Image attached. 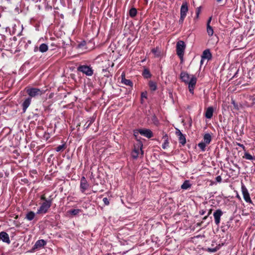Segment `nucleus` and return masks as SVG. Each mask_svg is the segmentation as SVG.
Wrapping results in <instances>:
<instances>
[{"label": "nucleus", "instance_id": "nucleus-1", "mask_svg": "<svg viewBox=\"0 0 255 255\" xmlns=\"http://www.w3.org/2000/svg\"><path fill=\"white\" fill-rule=\"evenodd\" d=\"M137 139V143L134 144V148L131 152V156L133 158H137L139 154H140L141 155L143 154V151L142 150V147L143 146L142 143L141 141Z\"/></svg>", "mask_w": 255, "mask_h": 255}, {"label": "nucleus", "instance_id": "nucleus-2", "mask_svg": "<svg viewBox=\"0 0 255 255\" xmlns=\"http://www.w3.org/2000/svg\"><path fill=\"white\" fill-rule=\"evenodd\" d=\"M212 140V137L210 134L205 133L203 136V140L198 144V146L202 151H205L206 146L209 144Z\"/></svg>", "mask_w": 255, "mask_h": 255}, {"label": "nucleus", "instance_id": "nucleus-3", "mask_svg": "<svg viewBox=\"0 0 255 255\" xmlns=\"http://www.w3.org/2000/svg\"><path fill=\"white\" fill-rule=\"evenodd\" d=\"M52 204V200H49L48 201H45L43 202L40 205L39 209L37 210V214H46L49 209L50 208Z\"/></svg>", "mask_w": 255, "mask_h": 255}, {"label": "nucleus", "instance_id": "nucleus-4", "mask_svg": "<svg viewBox=\"0 0 255 255\" xmlns=\"http://www.w3.org/2000/svg\"><path fill=\"white\" fill-rule=\"evenodd\" d=\"M186 45L184 41L180 40L176 44V53L180 59L182 60L184 54Z\"/></svg>", "mask_w": 255, "mask_h": 255}, {"label": "nucleus", "instance_id": "nucleus-5", "mask_svg": "<svg viewBox=\"0 0 255 255\" xmlns=\"http://www.w3.org/2000/svg\"><path fill=\"white\" fill-rule=\"evenodd\" d=\"M139 133L148 138H150L153 136L152 132L149 129L140 128L134 130V136L135 137L136 139H137V136Z\"/></svg>", "mask_w": 255, "mask_h": 255}, {"label": "nucleus", "instance_id": "nucleus-6", "mask_svg": "<svg viewBox=\"0 0 255 255\" xmlns=\"http://www.w3.org/2000/svg\"><path fill=\"white\" fill-rule=\"evenodd\" d=\"M45 91L36 88H28L26 90V93L31 98L41 96L44 93Z\"/></svg>", "mask_w": 255, "mask_h": 255}, {"label": "nucleus", "instance_id": "nucleus-7", "mask_svg": "<svg viewBox=\"0 0 255 255\" xmlns=\"http://www.w3.org/2000/svg\"><path fill=\"white\" fill-rule=\"evenodd\" d=\"M188 10V4L186 2L182 3L180 8V17L179 20V23L182 24L183 23L185 18L186 16Z\"/></svg>", "mask_w": 255, "mask_h": 255}, {"label": "nucleus", "instance_id": "nucleus-8", "mask_svg": "<svg viewBox=\"0 0 255 255\" xmlns=\"http://www.w3.org/2000/svg\"><path fill=\"white\" fill-rule=\"evenodd\" d=\"M78 70L87 76H91L93 74V70L91 67L87 65H81L78 67Z\"/></svg>", "mask_w": 255, "mask_h": 255}, {"label": "nucleus", "instance_id": "nucleus-9", "mask_svg": "<svg viewBox=\"0 0 255 255\" xmlns=\"http://www.w3.org/2000/svg\"><path fill=\"white\" fill-rule=\"evenodd\" d=\"M197 82V78L194 75H192L189 82L187 83L188 84V89L190 93L192 94L194 93V89Z\"/></svg>", "mask_w": 255, "mask_h": 255}, {"label": "nucleus", "instance_id": "nucleus-10", "mask_svg": "<svg viewBox=\"0 0 255 255\" xmlns=\"http://www.w3.org/2000/svg\"><path fill=\"white\" fill-rule=\"evenodd\" d=\"M242 192L243 195V198L245 201L247 203H252L248 189L244 185H242Z\"/></svg>", "mask_w": 255, "mask_h": 255}, {"label": "nucleus", "instance_id": "nucleus-11", "mask_svg": "<svg viewBox=\"0 0 255 255\" xmlns=\"http://www.w3.org/2000/svg\"><path fill=\"white\" fill-rule=\"evenodd\" d=\"M89 184H88L86 179L85 177L83 176L80 181V190L82 193H84L85 191L88 188Z\"/></svg>", "mask_w": 255, "mask_h": 255}, {"label": "nucleus", "instance_id": "nucleus-12", "mask_svg": "<svg viewBox=\"0 0 255 255\" xmlns=\"http://www.w3.org/2000/svg\"><path fill=\"white\" fill-rule=\"evenodd\" d=\"M175 133L178 137L179 143H181L182 145H184L186 142V139L185 135L178 129H176Z\"/></svg>", "mask_w": 255, "mask_h": 255}, {"label": "nucleus", "instance_id": "nucleus-13", "mask_svg": "<svg viewBox=\"0 0 255 255\" xmlns=\"http://www.w3.org/2000/svg\"><path fill=\"white\" fill-rule=\"evenodd\" d=\"M223 215V212L220 209L217 210L213 214L215 219V222L217 225H219L220 223V218Z\"/></svg>", "mask_w": 255, "mask_h": 255}, {"label": "nucleus", "instance_id": "nucleus-14", "mask_svg": "<svg viewBox=\"0 0 255 255\" xmlns=\"http://www.w3.org/2000/svg\"><path fill=\"white\" fill-rule=\"evenodd\" d=\"M0 239L3 242L7 244L10 243L8 235L5 232L0 233Z\"/></svg>", "mask_w": 255, "mask_h": 255}, {"label": "nucleus", "instance_id": "nucleus-15", "mask_svg": "<svg viewBox=\"0 0 255 255\" xmlns=\"http://www.w3.org/2000/svg\"><path fill=\"white\" fill-rule=\"evenodd\" d=\"M31 102V98L30 97H28L25 99L23 102L22 104V108L23 112L25 113L27 109V108L30 105Z\"/></svg>", "mask_w": 255, "mask_h": 255}, {"label": "nucleus", "instance_id": "nucleus-16", "mask_svg": "<svg viewBox=\"0 0 255 255\" xmlns=\"http://www.w3.org/2000/svg\"><path fill=\"white\" fill-rule=\"evenodd\" d=\"M211 53L209 49L204 50L201 56V64L203 63L204 59H210L211 58Z\"/></svg>", "mask_w": 255, "mask_h": 255}, {"label": "nucleus", "instance_id": "nucleus-17", "mask_svg": "<svg viewBox=\"0 0 255 255\" xmlns=\"http://www.w3.org/2000/svg\"><path fill=\"white\" fill-rule=\"evenodd\" d=\"M180 78L185 83H187L191 78L190 75L185 72H182L180 74Z\"/></svg>", "mask_w": 255, "mask_h": 255}, {"label": "nucleus", "instance_id": "nucleus-18", "mask_svg": "<svg viewBox=\"0 0 255 255\" xmlns=\"http://www.w3.org/2000/svg\"><path fill=\"white\" fill-rule=\"evenodd\" d=\"M121 82L123 84L127 86H129L131 87L133 86V83L132 81L129 79H127L125 78L124 74H122V80Z\"/></svg>", "mask_w": 255, "mask_h": 255}, {"label": "nucleus", "instance_id": "nucleus-19", "mask_svg": "<svg viewBox=\"0 0 255 255\" xmlns=\"http://www.w3.org/2000/svg\"><path fill=\"white\" fill-rule=\"evenodd\" d=\"M213 111H214V110H213V107H208L207 109L206 112H205V117L207 119H210L213 116Z\"/></svg>", "mask_w": 255, "mask_h": 255}, {"label": "nucleus", "instance_id": "nucleus-20", "mask_svg": "<svg viewBox=\"0 0 255 255\" xmlns=\"http://www.w3.org/2000/svg\"><path fill=\"white\" fill-rule=\"evenodd\" d=\"M46 244V243L44 240H39L36 242L34 247L36 249L40 248L45 246Z\"/></svg>", "mask_w": 255, "mask_h": 255}, {"label": "nucleus", "instance_id": "nucleus-21", "mask_svg": "<svg viewBox=\"0 0 255 255\" xmlns=\"http://www.w3.org/2000/svg\"><path fill=\"white\" fill-rule=\"evenodd\" d=\"M191 184L190 183L189 180H185L181 186V189L187 190L190 188Z\"/></svg>", "mask_w": 255, "mask_h": 255}, {"label": "nucleus", "instance_id": "nucleus-22", "mask_svg": "<svg viewBox=\"0 0 255 255\" xmlns=\"http://www.w3.org/2000/svg\"><path fill=\"white\" fill-rule=\"evenodd\" d=\"M35 216V213L32 211H30L26 215L25 218L28 221H31L34 218Z\"/></svg>", "mask_w": 255, "mask_h": 255}, {"label": "nucleus", "instance_id": "nucleus-23", "mask_svg": "<svg viewBox=\"0 0 255 255\" xmlns=\"http://www.w3.org/2000/svg\"><path fill=\"white\" fill-rule=\"evenodd\" d=\"M82 212V210L79 209H73L68 211V213L73 216H76Z\"/></svg>", "mask_w": 255, "mask_h": 255}, {"label": "nucleus", "instance_id": "nucleus-24", "mask_svg": "<svg viewBox=\"0 0 255 255\" xmlns=\"http://www.w3.org/2000/svg\"><path fill=\"white\" fill-rule=\"evenodd\" d=\"M39 50L41 52L44 53L48 50V46L45 43L41 44L39 47Z\"/></svg>", "mask_w": 255, "mask_h": 255}, {"label": "nucleus", "instance_id": "nucleus-25", "mask_svg": "<svg viewBox=\"0 0 255 255\" xmlns=\"http://www.w3.org/2000/svg\"><path fill=\"white\" fill-rule=\"evenodd\" d=\"M151 52L154 54L155 56L156 57H159L161 54L160 51L159 50V48L158 47H156V48H153L151 50Z\"/></svg>", "mask_w": 255, "mask_h": 255}, {"label": "nucleus", "instance_id": "nucleus-26", "mask_svg": "<svg viewBox=\"0 0 255 255\" xmlns=\"http://www.w3.org/2000/svg\"><path fill=\"white\" fill-rule=\"evenodd\" d=\"M149 86L151 90L152 91H155L156 89V84L155 82L150 81L149 82Z\"/></svg>", "mask_w": 255, "mask_h": 255}, {"label": "nucleus", "instance_id": "nucleus-27", "mask_svg": "<svg viewBox=\"0 0 255 255\" xmlns=\"http://www.w3.org/2000/svg\"><path fill=\"white\" fill-rule=\"evenodd\" d=\"M207 32L209 36H211L213 35L214 30L211 25H208V26H207Z\"/></svg>", "mask_w": 255, "mask_h": 255}, {"label": "nucleus", "instance_id": "nucleus-28", "mask_svg": "<svg viewBox=\"0 0 255 255\" xmlns=\"http://www.w3.org/2000/svg\"><path fill=\"white\" fill-rule=\"evenodd\" d=\"M142 75L145 78H149L151 77V74L148 69H144L142 72Z\"/></svg>", "mask_w": 255, "mask_h": 255}, {"label": "nucleus", "instance_id": "nucleus-29", "mask_svg": "<svg viewBox=\"0 0 255 255\" xmlns=\"http://www.w3.org/2000/svg\"><path fill=\"white\" fill-rule=\"evenodd\" d=\"M94 121L95 119L94 118H91L89 120H88L84 126L85 128H88L91 125V124L94 123Z\"/></svg>", "mask_w": 255, "mask_h": 255}, {"label": "nucleus", "instance_id": "nucleus-30", "mask_svg": "<svg viewBox=\"0 0 255 255\" xmlns=\"http://www.w3.org/2000/svg\"><path fill=\"white\" fill-rule=\"evenodd\" d=\"M136 13H137V10L135 8L133 7V8H131L129 10V14L131 17H134L136 15Z\"/></svg>", "mask_w": 255, "mask_h": 255}, {"label": "nucleus", "instance_id": "nucleus-31", "mask_svg": "<svg viewBox=\"0 0 255 255\" xmlns=\"http://www.w3.org/2000/svg\"><path fill=\"white\" fill-rule=\"evenodd\" d=\"M244 157L246 159L250 160H253L254 159L253 156L252 155H251L250 153H249L248 152L245 153Z\"/></svg>", "mask_w": 255, "mask_h": 255}, {"label": "nucleus", "instance_id": "nucleus-32", "mask_svg": "<svg viewBox=\"0 0 255 255\" xmlns=\"http://www.w3.org/2000/svg\"><path fill=\"white\" fill-rule=\"evenodd\" d=\"M64 148V145L62 144V145H60L58 146L55 148V150L56 151L59 152V151H60L63 150Z\"/></svg>", "mask_w": 255, "mask_h": 255}, {"label": "nucleus", "instance_id": "nucleus-33", "mask_svg": "<svg viewBox=\"0 0 255 255\" xmlns=\"http://www.w3.org/2000/svg\"><path fill=\"white\" fill-rule=\"evenodd\" d=\"M201 12V6L198 7L196 10V18H198L200 13Z\"/></svg>", "mask_w": 255, "mask_h": 255}, {"label": "nucleus", "instance_id": "nucleus-34", "mask_svg": "<svg viewBox=\"0 0 255 255\" xmlns=\"http://www.w3.org/2000/svg\"><path fill=\"white\" fill-rule=\"evenodd\" d=\"M231 103L232 104H233V105L234 106V109H235L236 110H239V107H238V104L236 103V102L235 101V100H232V102H231Z\"/></svg>", "mask_w": 255, "mask_h": 255}, {"label": "nucleus", "instance_id": "nucleus-35", "mask_svg": "<svg viewBox=\"0 0 255 255\" xmlns=\"http://www.w3.org/2000/svg\"><path fill=\"white\" fill-rule=\"evenodd\" d=\"M168 146V141L167 140H165L164 143L162 145V147L165 149Z\"/></svg>", "mask_w": 255, "mask_h": 255}, {"label": "nucleus", "instance_id": "nucleus-36", "mask_svg": "<svg viewBox=\"0 0 255 255\" xmlns=\"http://www.w3.org/2000/svg\"><path fill=\"white\" fill-rule=\"evenodd\" d=\"M103 201L106 205H108L109 204V201L107 198H104Z\"/></svg>", "mask_w": 255, "mask_h": 255}, {"label": "nucleus", "instance_id": "nucleus-37", "mask_svg": "<svg viewBox=\"0 0 255 255\" xmlns=\"http://www.w3.org/2000/svg\"><path fill=\"white\" fill-rule=\"evenodd\" d=\"M216 180L218 182H221L222 181V178H221V176L219 175V176H217L216 178Z\"/></svg>", "mask_w": 255, "mask_h": 255}, {"label": "nucleus", "instance_id": "nucleus-38", "mask_svg": "<svg viewBox=\"0 0 255 255\" xmlns=\"http://www.w3.org/2000/svg\"><path fill=\"white\" fill-rule=\"evenodd\" d=\"M40 199L41 200L44 201V202H45V201H48L49 200H47V199H46V197H45L44 195H42L41 196Z\"/></svg>", "mask_w": 255, "mask_h": 255}, {"label": "nucleus", "instance_id": "nucleus-39", "mask_svg": "<svg viewBox=\"0 0 255 255\" xmlns=\"http://www.w3.org/2000/svg\"><path fill=\"white\" fill-rule=\"evenodd\" d=\"M211 20H212V17H210L207 21V26H208V25H210V23H211Z\"/></svg>", "mask_w": 255, "mask_h": 255}, {"label": "nucleus", "instance_id": "nucleus-40", "mask_svg": "<svg viewBox=\"0 0 255 255\" xmlns=\"http://www.w3.org/2000/svg\"><path fill=\"white\" fill-rule=\"evenodd\" d=\"M238 145L239 146H240L241 147H242L243 149V150H246L245 147L243 144L239 143H238Z\"/></svg>", "mask_w": 255, "mask_h": 255}, {"label": "nucleus", "instance_id": "nucleus-41", "mask_svg": "<svg viewBox=\"0 0 255 255\" xmlns=\"http://www.w3.org/2000/svg\"><path fill=\"white\" fill-rule=\"evenodd\" d=\"M209 250L210 252H216L217 251V248L209 249Z\"/></svg>", "mask_w": 255, "mask_h": 255}, {"label": "nucleus", "instance_id": "nucleus-42", "mask_svg": "<svg viewBox=\"0 0 255 255\" xmlns=\"http://www.w3.org/2000/svg\"><path fill=\"white\" fill-rule=\"evenodd\" d=\"M146 93H145V94H144V93H142L141 94V97H142V98H146Z\"/></svg>", "mask_w": 255, "mask_h": 255}, {"label": "nucleus", "instance_id": "nucleus-43", "mask_svg": "<svg viewBox=\"0 0 255 255\" xmlns=\"http://www.w3.org/2000/svg\"><path fill=\"white\" fill-rule=\"evenodd\" d=\"M102 71H103V73H107L108 72L107 69H103L102 70Z\"/></svg>", "mask_w": 255, "mask_h": 255}, {"label": "nucleus", "instance_id": "nucleus-44", "mask_svg": "<svg viewBox=\"0 0 255 255\" xmlns=\"http://www.w3.org/2000/svg\"><path fill=\"white\" fill-rule=\"evenodd\" d=\"M104 76H105L108 77V74H105V75H104Z\"/></svg>", "mask_w": 255, "mask_h": 255}, {"label": "nucleus", "instance_id": "nucleus-45", "mask_svg": "<svg viewBox=\"0 0 255 255\" xmlns=\"http://www.w3.org/2000/svg\"><path fill=\"white\" fill-rule=\"evenodd\" d=\"M222 0H217L218 2H220Z\"/></svg>", "mask_w": 255, "mask_h": 255}, {"label": "nucleus", "instance_id": "nucleus-46", "mask_svg": "<svg viewBox=\"0 0 255 255\" xmlns=\"http://www.w3.org/2000/svg\"><path fill=\"white\" fill-rule=\"evenodd\" d=\"M206 218H207V217L206 216V217H205L204 218V219H206Z\"/></svg>", "mask_w": 255, "mask_h": 255}]
</instances>
